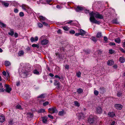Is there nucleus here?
<instances>
[{"label": "nucleus", "mask_w": 125, "mask_h": 125, "mask_svg": "<svg viewBox=\"0 0 125 125\" xmlns=\"http://www.w3.org/2000/svg\"><path fill=\"white\" fill-rule=\"evenodd\" d=\"M48 42V40L46 39H44L42 40L41 42V43L42 45H45L47 44Z\"/></svg>", "instance_id": "nucleus-9"}, {"label": "nucleus", "mask_w": 125, "mask_h": 125, "mask_svg": "<svg viewBox=\"0 0 125 125\" xmlns=\"http://www.w3.org/2000/svg\"><path fill=\"white\" fill-rule=\"evenodd\" d=\"M108 115L111 117H113L115 116V114L113 112H110L108 113Z\"/></svg>", "instance_id": "nucleus-12"}, {"label": "nucleus", "mask_w": 125, "mask_h": 125, "mask_svg": "<svg viewBox=\"0 0 125 125\" xmlns=\"http://www.w3.org/2000/svg\"><path fill=\"white\" fill-rule=\"evenodd\" d=\"M84 9V8L82 6H78L75 9L76 11H79L83 10Z\"/></svg>", "instance_id": "nucleus-6"}, {"label": "nucleus", "mask_w": 125, "mask_h": 125, "mask_svg": "<svg viewBox=\"0 0 125 125\" xmlns=\"http://www.w3.org/2000/svg\"><path fill=\"white\" fill-rule=\"evenodd\" d=\"M5 87L6 88V91L8 93H9L11 90V88L10 87L9 85L7 84H5Z\"/></svg>", "instance_id": "nucleus-7"}, {"label": "nucleus", "mask_w": 125, "mask_h": 125, "mask_svg": "<svg viewBox=\"0 0 125 125\" xmlns=\"http://www.w3.org/2000/svg\"><path fill=\"white\" fill-rule=\"evenodd\" d=\"M94 120V119L93 118H89L88 119V122L90 124L93 123Z\"/></svg>", "instance_id": "nucleus-13"}, {"label": "nucleus", "mask_w": 125, "mask_h": 125, "mask_svg": "<svg viewBox=\"0 0 125 125\" xmlns=\"http://www.w3.org/2000/svg\"><path fill=\"white\" fill-rule=\"evenodd\" d=\"M113 23L115 24H117L118 23V22L116 20H113Z\"/></svg>", "instance_id": "nucleus-49"}, {"label": "nucleus", "mask_w": 125, "mask_h": 125, "mask_svg": "<svg viewBox=\"0 0 125 125\" xmlns=\"http://www.w3.org/2000/svg\"><path fill=\"white\" fill-rule=\"evenodd\" d=\"M4 89L3 88L0 89V92H3L4 91Z\"/></svg>", "instance_id": "nucleus-56"}, {"label": "nucleus", "mask_w": 125, "mask_h": 125, "mask_svg": "<svg viewBox=\"0 0 125 125\" xmlns=\"http://www.w3.org/2000/svg\"><path fill=\"white\" fill-rule=\"evenodd\" d=\"M14 34V32L12 30H10V32H9L8 33V34L9 35H10L11 36L13 35Z\"/></svg>", "instance_id": "nucleus-33"}, {"label": "nucleus", "mask_w": 125, "mask_h": 125, "mask_svg": "<svg viewBox=\"0 0 125 125\" xmlns=\"http://www.w3.org/2000/svg\"><path fill=\"white\" fill-rule=\"evenodd\" d=\"M74 104L75 105L79 107L80 106V104L77 101H75L74 102Z\"/></svg>", "instance_id": "nucleus-39"}, {"label": "nucleus", "mask_w": 125, "mask_h": 125, "mask_svg": "<svg viewBox=\"0 0 125 125\" xmlns=\"http://www.w3.org/2000/svg\"><path fill=\"white\" fill-rule=\"evenodd\" d=\"M83 10H84V12L85 13H89V10H87L86 9H85V8Z\"/></svg>", "instance_id": "nucleus-52"}, {"label": "nucleus", "mask_w": 125, "mask_h": 125, "mask_svg": "<svg viewBox=\"0 0 125 125\" xmlns=\"http://www.w3.org/2000/svg\"><path fill=\"white\" fill-rule=\"evenodd\" d=\"M83 90L80 88L77 89V92L79 94L82 93L83 92Z\"/></svg>", "instance_id": "nucleus-24"}, {"label": "nucleus", "mask_w": 125, "mask_h": 125, "mask_svg": "<svg viewBox=\"0 0 125 125\" xmlns=\"http://www.w3.org/2000/svg\"><path fill=\"white\" fill-rule=\"evenodd\" d=\"M12 3L13 4V5L14 6H16L17 4V3L15 1H13Z\"/></svg>", "instance_id": "nucleus-45"}, {"label": "nucleus", "mask_w": 125, "mask_h": 125, "mask_svg": "<svg viewBox=\"0 0 125 125\" xmlns=\"http://www.w3.org/2000/svg\"><path fill=\"white\" fill-rule=\"evenodd\" d=\"M117 94L118 96L120 97L122 96V93L121 92L119 91L117 93Z\"/></svg>", "instance_id": "nucleus-28"}, {"label": "nucleus", "mask_w": 125, "mask_h": 125, "mask_svg": "<svg viewBox=\"0 0 125 125\" xmlns=\"http://www.w3.org/2000/svg\"><path fill=\"white\" fill-rule=\"evenodd\" d=\"M115 107L117 109L121 110L123 108V106L118 104H116L115 105Z\"/></svg>", "instance_id": "nucleus-4"}, {"label": "nucleus", "mask_w": 125, "mask_h": 125, "mask_svg": "<svg viewBox=\"0 0 125 125\" xmlns=\"http://www.w3.org/2000/svg\"><path fill=\"white\" fill-rule=\"evenodd\" d=\"M104 40L105 42H106L107 41L108 39L105 36L104 37Z\"/></svg>", "instance_id": "nucleus-54"}, {"label": "nucleus", "mask_w": 125, "mask_h": 125, "mask_svg": "<svg viewBox=\"0 0 125 125\" xmlns=\"http://www.w3.org/2000/svg\"><path fill=\"white\" fill-rule=\"evenodd\" d=\"M94 93L95 95H97L98 94L99 92L97 90H95L94 91Z\"/></svg>", "instance_id": "nucleus-41"}, {"label": "nucleus", "mask_w": 125, "mask_h": 125, "mask_svg": "<svg viewBox=\"0 0 125 125\" xmlns=\"http://www.w3.org/2000/svg\"><path fill=\"white\" fill-rule=\"evenodd\" d=\"M21 7L22 8V9L23 10H24L26 11H27V9H29V7L26 5L25 4H22L21 6Z\"/></svg>", "instance_id": "nucleus-10"}, {"label": "nucleus", "mask_w": 125, "mask_h": 125, "mask_svg": "<svg viewBox=\"0 0 125 125\" xmlns=\"http://www.w3.org/2000/svg\"><path fill=\"white\" fill-rule=\"evenodd\" d=\"M38 37L37 36H36L34 38L33 37H31L30 40L31 42H33L37 41L38 40Z\"/></svg>", "instance_id": "nucleus-11"}, {"label": "nucleus", "mask_w": 125, "mask_h": 125, "mask_svg": "<svg viewBox=\"0 0 125 125\" xmlns=\"http://www.w3.org/2000/svg\"><path fill=\"white\" fill-rule=\"evenodd\" d=\"M24 54V52L23 51H21L19 52L18 53V55L19 56H22Z\"/></svg>", "instance_id": "nucleus-26"}, {"label": "nucleus", "mask_w": 125, "mask_h": 125, "mask_svg": "<svg viewBox=\"0 0 125 125\" xmlns=\"http://www.w3.org/2000/svg\"><path fill=\"white\" fill-rule=\"evenodd\" d=\"M14 12H15L16 13H17L18 12V9H15L14 10Z\"/></svg>", "instance_id": "nucleus-58"}, {"label": "nucleus", "mask_w": 125, "mask_h": 125, "mask_svg": "<svg viewBox=\"0 0 125 125\" xmlns=\"http://www.w3.org/2000/svg\"><path fill=\"white\" fill-rule=\"evenodd\" d=\"M65 69H68L69 68V66L68 65H66L65 66Z\"/></svg>", "instance_id": "nucleus-59"}, {"label": "nucleus", "mask_w": 125, "mask_h": 125, "mask_svg": "<svg viewBox=\"0 0 125 125\" xmlns=\"http://www.w3.org/2000/svg\"><path fill=\"white\" fill-rule=\"evenodd\" d=\"M78 32H79L80 35L82 36L83 35L86 33V32L85 31L82 29L79 30L78 31Z\"/></svg>", "instance_id": "nucleus-14"}, {"label": "nucleus", "mask_w": 125, "mask_h": 125, "mask_svg": "<svg viewBox=\"0 0 125 125\" xmlns=\"http://www.w3.org/2000/svg\"><path fill=\"white\" fill-rule=\"evenodd\" d=\"M91 39L94 42H96L97 41V39L94 37H92L91 38Z\"/></svg>", "instance_id": "nucleus-43"}, {"label": "nucleus", "mask_w": 125, "mask_h": 125, "mask_svg": "<svg viewBox=\"0 0 125 125\" xmlns=\"http://www.w3.org/2000/svg\"><path fill=\"white\" fill-rule=\"evenodd\" d=\"M5 64L6 66H7L9 65L10 64V63L8 61H6L5 62Z\"/></svg>", "instance_id": "nucleus-32"}, {"label": "nucleus", "mask_w": 125, "mask_h": 125, "mask_svg": "<svg viewBox=\"0 0 125 125\" xmlns=\"http://www.w3.org/2000/svg\"><path fill=\"white\" fill-rule=\"evenodd\" d=\"M114 63V62L112 60H110L108 61L107 62V64L109 66L113 65Z\"/></svg>", "instance_id": "nucleus-17"}, {"label": "nucleus", "mask_w": 125, "mask_h": 125, "mask_svg": "<svg viewBox=\"0 0 125 125\" xmlns=\"http://www.w3.org/2000/svg\"><path fill=\"white\" fill-rule=\"evenodd\" d=\"M33 73L34 74L37 75H39L41 73V72H39L37 70L35 69L34 70Z\"/></svg>", "instance_id": "nucleus-21"}, {"label": "nucleus", "mask_w": 125, "mask_h": 125, "mask_svg": "<svg viewBox=\"0 0 125 125\" xmlns=\"http://www.w3.org/2000/svg\"><path fill=\"white\" fill-rule=\"evenodd\" d=\"M38 27L39 28H41L43 27L42 24L41 23H38L37 24Z\"/></svg>", "instance_id": "nucleus-37"}, {"label": "nucleus", "mask_w": 125, "mask_h": 125, "mask_svg": "<svg viewBox=\"0 0 125 125\" xmlns=\"http://www.w3.org/2000/svg\"><path fill=\"white\" fill-rule=\"evenodd\" d=\"M119 61L121 63H124L125 61V59L123 57H121L120 58Z\"/></svg>", "instance_id": "nucleus-19"}, {"label": "nucleus", "mask_w": 125, "mask_h": 125, "mask_svg": "<svg viewBox=\"0 0 125 125\" xmlns=\"http://www.w3.org/2000/svg\"><path fill=\"white\" fill-rule=\"evenodd\" d=\"M19 72L21 73V77L23 78L26 77L28 74L29 71L25 70L24 68L22 70L21 68L20 69Z\"/></svg>", "instance_id": "nucleus-2"}, {"label": "nucleus", "mask_w": 125, "mask_h": 125, "mask_svg": "<svg viewBox=\"0 0 125 125\" xmlns=\"http://www.w3.org/2000/svg\"><path fill=\"white\" fill-rule=\"evenodd\" d=\"M47 118H42V121L44 123H47Z\"/></svg>", "instance_id": "nucleus-27"}, {"label": "nucleus", "mask_w": 125, "mask_h": 125, "mask_svg": "<svg viewBox=\"0 0 125 125\" xmlns=\"http://www.w3.org/2000/svg\"><path fill=\"white\" fill-rule=\"evenodd\" d=\"M42 24L45 26H49V25H48V23L45 22H42Z\"/></svg>", "instance_id": "nucleus-50"}, {"label": "nucleus", "mask_w": 125, "mask_h": 125, "mask_svg": "<svg viewBox=\"0 0 125 125\" xmlns=\"http://www.w3.org/2000/svg\"><path fill=\"white\" fill-rule=\"evenodd\" d=\"M45 95L44 94H42L40 95L39 96L37 97V98H43L45 97Z\"/></svg>", "instance_id": "nucleus-35"}, {"label": "nucleus", "mask_w": 125, "mask_h": 125, "mask_svg": "<svg viewBox=\"0 0 125 125\" xmlns=\"http://www.w3.org/2000/svg\"><path fill=\"white\" fill-rule=\"evenodd\" d=\"M46 36L43 35L41 36L40 38V40H42L43 39H46Z\"/></svg>", "instance_id": "nucleus-34"}, {"label": "nucleus", "mask_w": 125, "mask_h": 125, "mask_svg": "<svg viewBox=\"0 0 125 125\" xmlns=\"http://www.w3.org/2000/svg\"><path fill=\"white\" fill-rule=\"evenodd\" d=\"M49 104V103L47 101L45 103H43V104L44 106H46V105L48 104Z\"/></svg>", "instance_id": "nucleus-48"}, {"label": "nucleus", "mask_w": 125, "mask_h": 125, "mask_svg": "<svg viewBox=\"0 0 125 125\" xmlns=\"http://www.w3.org/2000/svg\"><path fill=\"white\" fill-rule=\"evenodd\" d=\"M56 7L58 9H61V8L62 7L58 5H57L56 6Z\"/></svg>", "instance_id": "nucleus-60"}, {"label": "nucleus", "mask_w": 125, "mask_h": 125, "mask_svg": "<svg viewBox=\"0 0 125 125\" xmlns=\"http://www.w3.org/2000/svg\"><path fill=\"white\" fill-rule=\"evenodd\" d=\"M0 26L1 28H5L6 27V25L1 21H0Z\"/></svg>", "instance_id": "nucleus-16"}, {"label": "nucleus", "mask_w": 125, "mask_h": 125, "mask_svg": "<svg viewBox=\"0 0 125 125\" xmlns=\"http://www.w3.org/2000/svg\"><path fill=\"white\" fill-rule=\"evenodd\" d=\"M38 17L40 19L41 21H44L47 20V19L45 17H44L42 16L39 15V16Z\"/></svg>", "instance_id": "nucleus-18"}, {"label": "nucleus", "mask_w": 125, "mask_h": 125, "mask_svg": "<svg viewBox=\"0 0 125 125\" xmlns=\"http://www.w3.org/2000/svg\"><path fill=\"white\" fill-rule=\"evenodd\" d=\"M114 52V51L112 49H110L109 50V53L110 54H112Z\"/></svg>", "instance_id": "nucleus-44"}, {"label": "nucleus", "mask_w": 125, "mask_h": 125, "mask_svg": "<svg viewBox=\"0 0 125 125\" xmlns=\"http://www.w3.org/2000/svg\"><path fill=\"white\" fill-rule=\"evenodd\" d=\"M109 45H115V43L114 42H110L109 43Z\"/></svg>", "instance_id": "nucleus-51"}, {"label": "nucleus", "mask_w": 125, "mask_h": 125, "mask_svg": "<svg viewBox=\"0 0 125 125\" xmlns=\"http://www.w3.org/2000/svg\"><path fill=\"white\" fill-rule=\"evenodd\" d=\"M80 35L79 32L78 33H76L75 34V35L76 36H78Z\"/></svg>", "instance_id": "nucleus-57"}, {"label": "nucleus", "mask_w": 125, "mask_h": 125, "mask_svg": "<svg viewBox=\"0 0 125 125\" xmlns=\"http://www.w3.org/2000/svg\"><path fill=\"white\" fill-rule=\"evenodd\" d=\"M63 30L65 31H68L69 30L70 28L66 26H64L62 27Z\"/></svg>", "instance_id": "nucleus-22"}, {"label": "nucleus", "mask_w": 125, "mask_h": 125, "mask_svg": "<svg viewBox=\"0 0 125 125\" xmlns=\"http://www.w3.org/2000/svg\"><path fill=\"white\" fill-rule=\"evenodd\" d=\"M115 41L116 43H120V42L121 40L120 39L117 38L115 40Z\"/></svg>", "instance_id": "nucleus-25"}, {"label": "nucleus", "mask_w": 125, "mask_h": 125, "mask_svg": "<svg viewBox=\"0 0 125 125\" xmlns=\"http://www.w3.org/2000/svg\"><path fill=\"white\" fill-rule=\"evenodd\" d=\"M5 120V118H0V122H3Z\"/></svg>", "instance_id": "nucleus-38"}, {"label": "nucleus", "mask_w": 125, "mask_h": 125, "mask_svg": "<svg viewBox=\"0 0 125 125\" xmlns=\"http://www.w3.org/2000/svg\"><path fill=\"white\" fill-rule=\"evenodd\" d=\"M4 116H5L3 115L0 114V117H4Z\"/></svg>", "instance_id": "nucleus-63"}, {"label": "nucleus", "mask_w": 125, "mask_h": 125, "mask_svg": "<svg viewBox=\"0 0 125 125\" xmlns=\"http://www.w3.org/2000/svg\"><path fill=\"white\" fill-rule=\"evenodd\" d=\"M81 73L79 71L76 73V75L78 77H81Z\"/></svg>", "instance_id": "nucleus-29"}, {"label": "nucleus", "mask_w": 125, "mask_h": 125, "mask_svg": "<svg viewBox=\"0 0 125 125\" xmlns=\"http://www.w3.org/2000/svg\"><path fill=\"white\" fill-rule=\"evenodd\" d=\"M45 110L44 109H41L38 111V112L39 113H43L45 112Z\"/></svg>", "instance_id": "nucleus-30"}, {"label": "nucleus", "mask_w": 125, "mask_h": 125, "mask_svg": "<svg viewBox=\"0 0 125 125\" xmlns=\"http://www.w3.org/2000/svg\"><path fill=\"white\" fill-rule=\"evenodd\" d=\"M14 36L16 38L18 37V34L16 32H15L14 34Z\"/></svg>", "instance_id": "nucleus-55"}, {"label": "nucleus", "mask_w": 125, "mask_h": 125, "mask_svg": "<svg viewBox=\"0 0 125 125\" xmlns=\"http://www.w3.org/2000/svg\"><path fill=\"white\" fill-rule=\"evenodd\" d=\"M19 15L20 17H23L24 15V14L23 12H21L19 13Z\"/></svg>", "instance_id": "nucleus-47"}, {"label": "nucleus", "mask_w": 125, "mask_h": 125, "mask_svg": "<svg viewBox=\"0 0 125 125\" xmlns=\"http://www.w3.org/2000/svg\"><path fill=\"white\" fill-rule=\"evenodd\" d=\"M65 114V113L64 110H62V111H60L58 113V115L60 116H62Z\"/></svg>", "instance_id": "nucleus-15"}, {"label": "nucleus", "mask_w": 125, "mask_h": 125, "mask_svg": "<svg viewBox=\"0 0 125 125\" xmlns=\"http://www.w3.org/2000/svg\"><path fill=\"white\" fill-rule=\"evenodd\" d=\"M69 33L71 34H73L75 33V32L74 30H71L69 31Z\"/></svg>", "instance_id": "nucleus-46"}, {"label": "nucleus", "mask_w": 125, "mask_h": 125, "mask_svg": "<svg viewBox=\"0 0 125 125\" xmlns=\"http://www.w3.org/2000/svg\"><path fill=\"white\" fill-rule=\"evenodd\" d=\"M55 77L56 78H58L59 79H61V78L58 75H56L55 76Z\"/></svg>", "instance_id": "nucleus-61"}, {"label": "nucleus", "mask_w": 125, "mask_h": 125, "mask_svg": "<svg viewBox=\"0 0 125 125\" xmlns=\"http://www.w3.org/2000/svg\"><path fill=\"white\" fill-rule=\"evenodd\" d=\"M0 2L2 3V5L5 7H7L9 6V3L7 2L6 1H1Z\"/></svg>", "instance_id": "nucleus-8"}, {"label": "nucleus", "mask_w": 125, "mask_h": 125, "mask_svg": "<svg viewBox=\"0 0 125 125\" xmlns=\"http://www.w3.org/2000/svg\"><path fill=\"white\" fill-rule=\"evenodd\" d=\"M115 123V121H113L111 123V125H114Z\"/></svg>", "instance_id": "nucleus-64"}, {"label": "nucleus", "mask_w": 125, "mask_h": 125, "mask_svg": "<svg viewBox=\"0 0 125 125\" xmlns=\"http://www.w3.org/2000/svg\"><path fill=\"white\" fill-rule=\"evenodd\" d=\"M32 47H36L37 48H39V45H38L36 44H33L32 45Z\"/></svg>", "instance_id": "nucleus-40"}, {"label": "nucleus", "mask_w": 125, "mask_h": 125, "mask_svg": "<svg viewBox=\"0 0 125 125\" xmlns=\"http://www.w3.org/2000/svg\"><path fill=\"white\" fill-rule=\"evenodd\" d=\"M49 112L51 113H57L58 111L55 107H52L48 109Z\"/></svg>", "instance_id": "nucleus-3"}, {"label": "nucleus", "mask_w": 125, "mask_h": 125, "mask_svg": "<svg viewBox=\"0 0 125 125\" xmlns=\"http://www.w3.org/2000/svg\"><path fill=\"white\" fill-rule=\"evenodd\" d=\"M27 115L28 117H32L33 116V115L32 113L30 112L28 113Z\"/></svg>", "instance_id": "nucleus-23"}, {"label": "nucleus", "mask_w": 125, "mask_h": 125, "mask_svg": "<svg viewBox=\"0 0 125 125\" xmlns=\"http://www.w3.org/2000/svg\"><path fill=\"white\" fill-rule=\"evenodd\" d=\"M2 73H3V75L5 76L7 78H9L10 77L9 75V73L8 72H7V74H6V72L5 71H3L2 72Z\"/></svg>", "instance_id": "nucleus-20"}, {"label": "nucleus", "mask_w": 125, "mask_h": 125, "mask_svg": "<svg viewBox=\"0 0 125 125\" xmlns=\"http://www.w3.org/2000/svg\"><path fill=\"white\" fill-rule=\"evenodd\" d=\"M102 36L101 34V33L98 32L96 35V36L98 38H100Z\"/></svg>", "instance_id": "nucleus-36"}, {"label": "nucleus", "mask_w": 125, "mask_h": 125, "mask_svg": "<svg viewBox=\"0 0 125 125\" xmlns=\"http://www.w3.org/2000/svg\"><path fill=\"white\" fill-rule=\"evenodd\" d=\"M49 75L51 77H53L54 76V75L52 73H50L49 74Z\"/></svg>", "instance_id": "nucleus-62"}, {"label": "nucleus", "mask_w": 125, "mask_h": 125, "mask_svg": "<svg viewBox=\"0 0 125 125\" xmlns=\"http://www.w3.org/2000/svg\"><path fill=\"white\" fill-rule=\"evenodd\" d=\"M16 107L17 109H21V105L19 104H18L16 106Z\"/></svg>", "instance_id": "nucleus-42"}, {"label": "nucleus", "mask_w": 125, "mask_h": 125, "mask_svg": "<svg viewBox=\"0 0 125 125\" xmlns=\"http://www.w3.org/2000/svg\"><path fill=\"white\" fill-rule=\"evenodd\" d=\"M57 32L58 33L61 34L62 33L61 30L60 29H59L57 31Z\"/></svg>", "instance_id": "nucleus-53"}, {"label": "nucleus", "mask_w": 125, "mask_h": 125, "mask_svg": "<svg viewBox=\"0 0 125 125\" xmlns=\"http://www.w3.org/2000/svg\"><path fill=\"white\" fill-rule=\"evenodd\" d=\"M96 112L98 114H101L102 112V109L101 107L98 106L96 108Z\"/></svg>", "instance_id": "nucleus-5"}, {"label": "nucleus", "mask_w": 125, "mask_h": 125, "mask_svg": "<svg viewBox=\"0 0 125 125\" xmlns=\"http://www.w3.org/2000/svg\"><path fill=\"white\" fill-rule=\"evenodd\" d=\"M89 14L90 16V20L91 22L98 24H100V22L95 20L94 17L96 18L102 19L103 18V17L102 15L100 14L97 12L94 13L93 12H92L90 13Z\"/></svg>", "instance_id": "nucleus-1"}, {"label": "nucleus", "mask_w": 125, "mask_h": 125, "mask_svg": "<svg viewBox=\"0 0 125 125\" xmlns=\"http://www.w3.org/2000/svg\"><path fill=\"white\" fill-rule=\"evenodd\" d=\"M54 84L55 85H57V86L56 87L57 89H59L60 88V83H57V82L54 83Z\"/></svg>", "instance_id": "nucleus-31"}]
</instances>
